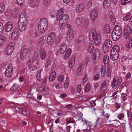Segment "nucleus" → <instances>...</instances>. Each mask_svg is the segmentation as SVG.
<instances>
[{
	"mask_svg": "<svg viewBox=\"0 0 132 132\" xmlns=\"http://www.w3.org/2000/svg\"><path fill=\"white\" fill-rule=\"evenodd\" d=\"M126 46L128 50H129L131 48L132 46V37L131 38L130 41L127 43Z\"/></svg>",
	"mask_w": 132,
	"mask_h": 132,
	"instance_id": "nucleus-43",
	"label": "nucleus"
},
{
	"mask_svg": "<svg viewBox=\"0 0 132 132\" xmlns=\"http://www.w3.org/2000/svg\"><path fill=\"white\" fill-rule=\"evenodd\" d=\"M5 7L2 4H0V14L2 13L4 10Z\"/></svg>",
	"mask_w": 132,
	"mask_h": 132,
	"instance_id": "nucleus-55",
	"label": "nucleus"
},
{
	"mask_svg": "<svg viewBox=\"0 0 132 132\" xmlns=\"http://www.w3.org/2000/svg\"><path fill=\"white\" fill-rule=\"evenodd\" d=\"M64 13V9L61 8L59 9L58 11V13L56 16V19L57 21H60L61 18Z\"/></svg>",
	"mask_w": 132,
	"mask_h": 132,
	"instance_id": "nucleus-24",
	"label": "nucleus"
},
{
	"mask_svg": "<svg viewBox=\"0 0 132 132\" xmlns=\"http://www.w3.org/2000/svg\"><path fill=\"white\" fill-rule=\"evenodd\" d=\"M50 64V58H48L46 61V63L45 65V67L46 68L48 67Z\"/></svg>",
	"mask_w": 132,
	"mask_h": 132,
	"instance_id": "nucleus-59",
	"label": "nucleus"
},
{
	"mask_svg": "<svg viewBox=\"0 0 132 132\" xmlns=\"http://www.w3.org/2000/svg\"><path fill=\"white\" fill-rule=\"evenodd\" d=\"M128 96L126 93H122L121 94V98L122 101H125L128 98Z\"/></svg>",
	"mask_w": 132,
	"mask_h": 132,
	"instance_id": "nucleus-42",
	"label": "nucleus"
},
{
	"mask_svg": "<svg viewBox=\"0 0 132 132\" xmlns=\"http://www.w3.org/2000/svg\"><path fill=\"white\" fill-rule=\"evenodd\" d=\"M108 65V66L107 70H106V73H107V76L108 77H110L111 75V67L110 66V65Z\"/></svg>",
	"mask_w": 132,
	"mask_h": 132,
	"instance_id": "nucleus-41",
	"label": "nucleus"
},
{
	"mask_svg": "<svg viewBox=\"0 0 132 132\" xmlns=\"http://www.w3.org/2000/svg\"><path fill=\"white\" fill-rule=\"evenodd\" d=\"M89 39L90 41L94 40V43L96 46L100 45L101 38L100 35L97 34L96 31L93 29L91 30L89 35Z\"/></svg>",
	"mask_w": 132,
	"mask_h": 132,
	"instance_id": "nucleus-1",
	"label": "nucleus"
},
{
	"mask_svg": "<svg viewBox=\"0 0 132 132\" xmlns=\"http://www.w3.org/2000/svg\"><path fill=\"white\" fill-rule=\"evenodd\" d=\"M42 70V69H40V70L38 71L37 74L36 78L38 80L39 82H40L41 80L40 79L41 77V72Z\"/></svg>",
	"mask_w": 132,
	"mask_h": 132,
	"instance_id": "nucleus-39",
	"label": "nucleus"
},
{
	"mask_svg": "<svg viewBox=\"0 0 132 132\" xmlns=\"http://www.w3.org/2000/svg\"><path fill=\"white\" fill-rule=\"evenodd\" d=\"M29 4L31 7L34 8L38 5V2L37 0H29Z\"/></svg>",
	"mask_w": 132,
	"mask_h": 132,
	"instance_id": "nucleus-21",
	"label": "nucleus"
},
{
	"mask_svg": "<svg viewBox=\"0 0 132 132\" xmlns=\"http://www.w3.org/2000/svg\"><path fill=\"white\" fill-rule=\"evenodd\" d=\"M45 40L43 37H40L38 39L37 45L38 47L40 48V49L42 46L44 45Z\"/></svg>",
	"mask_w": 132,
	"mask_h": 132,
	"instance_id": "nucleus-19",
	"label": "nucleus"
},
{
	"mask_svg": "<svg viewBox=\"0 0 132 132\" xmlns=\"http://www.w3.org/2000/svg\"><path fill=\"white\" fill-rule=\"evenodd\" d=\"M108 16L110 19L113 20V21L115 20V18L114 17V14L111 11L109 12Z\"/></svg>",
	"mask_w": 132,
	"mask_h": 132,
	"instance_id": "nucleus-44",
	"label": "nucleus"
},
{
	"mask_svg": "<svg viewBox=\"0 0 132 132\" xmlns=\"http://www.w3.org/2000/svg\"><path fill=\"white\" fill-rule=\"evenodd\" d=\"M69 80L68 77H67L66 79L64 84V86L65 88H67L68 86L69 83Z\"/></svg>",
	"mask_w": 132,
	"mask_h": 132,
	"instance_id": "nucleus-60",
	"label": "nucleus"
},
{
	"mask_svg": "<svg viewBox=\"0 0 132 132\" xmlns=\"http://www.w3.org/2000/svg\"><path fill=\"white\" fill-rule=\"evenodd\" d=\"M66 121L68 123H75V121L71 117L67 118L66 119Z\"/></svg>",
	"mask_w": 132,
	"mask_h": 132,
	"instance_id": "nucleus-48",
	"label": "nucleus"
},
{
	"mask_svg": "<svg viewBox=\"0 0 132 132\" xmlns=\"http://www.w3.org/2000/svg\"><path fill=\"white\" fill-rule=\"evenodd\" d=\"M82 18L78 17L76 20V26L80 28H83V26L82 25Z\"/></svg>",
	"mask_w": 132,
	"mask_h": 132,
	"instance_id": "nucleus-23",
	"label": "nucleus"
},
{
	"mask_svg": "<svg viewBox=\"0 0 132 132\" xmlns=\"http://www.w3.org/2000/svg\"><path fill=\"white\" fill-rule=\"evenodd\" d=\"M5 14L7 16H10L12 15V13L10 10H6L5 12Z\"/></svg>",
	"mask_w": 132,
	"mask_h": 132,
	"instance_id": "nucleus-63",
	"label": "nucleus"
},
{
	"mask_svg": "<svg viewBox=\"0 0 132 132\" xmlns=\"http://www.w3.org/2000/svg\"><path fill=\"white\" fill-rule=\"evenodd\" d=\"M56 37L55 33L54 32H52L48 35L47 39V43L48 45L52 46L53 45Z\"/></svg>",
	"mask_w": 132,
	"mask_h": 132,
	"instance_id": "nucleus-2",
	"label": "nucleus"
},
{
	"mask_svg": "<svg viewBox=\"0 0 132 132\" xmlns=\"http://www.w3.org/2000/svg\"><path fill=\"white\" fill-rule=\"evenodd\" d=\"M85 91L87 92L90 89V87L89 84H87L85 87Z\"/></svg>",
	"mask_w": 132,
	"mask_h": 132,
	"instance_id": "nucleus-61",
	"label": "nucleus"
},
{
	"mask_svg": "<svg viewBox=\"0 0 132 132\" xmlns=\"http://www.w3.org/2000/svg\"><path fill=\"white\" fill-rule=\"evenodd\" d=\"M67 50V46L64 43L62 44L61 47L59 50V52L61 54H63Z\"/></svg>",
	"mask_w": 132,
	"mask_h": 132,
	"instance_id": "nucleus-26",
	"label": "nucleus"
},
{
	"mask_svg": "<svg viewBox=\"0 0 132 132\" xmlns=\"http://www.w3.org/2000/svg\"><path fill=\"white\" fill-rule=\"evenodd\" d=\"M31 52L30 50L28 48H24L22 50L20 53L21 58L24 59L26 58L29 56V54Z\"/></svg>",
	"mask_w": 132,
	"mask_h": 132,
	"instance_id": "nucleus-4",
	"label": "nucleus"
},
{
	"mask_svg": "<svg viewBox=\"0 0 132 132\" xmlns=\"http://www.w3.org/2000/svg\"><path fill=\"white\" fill-rule=\"evenodd\" d=\"M56 75V72L54 71H52L50 75L49 78V80L50 81H52L54 80Z\"/></svg>",
	"mask_w": 132,
	"mask_h": 132,
	"instance_id": "nucleus-30",
	"label": "nucleus"
},
{
	"mask_svg": "<svg viewBox=\"0 0 132 132\" xmlns=\"http://www.w3.org/2000/svg\"><path fill=\"white\" fill-rule=\"evenodd\" d=\"M39 56V52L36 51H35L34 52V54L33 56V59H36L38 58Z\"/></svg>",
	"mask_w": 132,
	"mask_h": 132,
	"instance_id": "nucleus-51",
	"label": "nucleus"
},
{
	"mask_svg": "<svg viewBox=\"0 0 132 132\" xmlns=\"http://www.w3.org/2000/svg\"><path fill=\"white\" fill-rule=\"evenodd\" d=\"M27 17L26 13L25 12H23L21 14L19 19V22H23L27 21Z\"/></svg>",
	"mask_w": 132,
	"mask_h": 132,
	"instance_id": "nucleus-18",
	"label": "nucleus"
},
{
	"mask_svg": "<svg viewBox=\"0 0 132 132\" xmlns=\"http://www.w3.org/2000/svg\"><path fill=\"white\" fill-rule=\"evenodd\" d=\"M85 7L84 4H81L78 5L76 9V11L77 13H79L82 11Z\"/></svg>",
	"mask_w": 132,
	"mask_h": 132,
	"instance_id": "nucleus-16",
	"label": "nucleus"
},
{
	"mask_svg": "<svg viewBox=\"0 0 132 132\" xmlns=\"http://www.w3.org/2000/svg\"><path fill=\"white\" fill-rule=\"evenodd\" d=\"M59 21V27L60 30H63L64 29L65 27V26L66 23L64 22H63L61 21Z\"/></svg>",
	"mask_w": 132,
	"mask_h": 132,
	"instance_id": "nucleus-36",
	"label": "nucleus"
},
{
	"mask_svg": "<svg viewBox=\"0 0 132 132\" xmlns=\"http://www.w3.org/2000/svg\"><path fill=\"white\" fill-rule=\"evenodd\" d=\"M27 21H24L21 22H19V28L21 31H23L26 29L27 27Z\"/></svg>",
	"mask_w": 132,
	"mask_h": 132,
	"instance_id": "nucleus-13",
	"label": "nucleus"
},
{
	"mask_svg": "<svg viewBox=\"0 0 132 132\" xmlns=\"http://www.w3.org/2000/svg\"><path fill=\"white\" fill-rule=\"evenodd\" d=\"M54 86L57 89H59L61 87V86L60 84H55L54 85Z\"/></svg>",
	"mask_w": 132,
	"mask_h": 132,
	"instance_id": "nucleus-64",
	"label": "nucleus"
},
{
	"mask_svg": "<svg viewBox=\"0 0 132 132\" xmlns=\"http://www.w3.org/2000/svg\"><path fill=\"white\" fill-rule=\"evenodd\" d=\"M131 1V0H122L121 2V5H123L128 3Z\"/></svg>",
	"mask_w": 132,
	"mask_h": 132,
	"instance_id": "nucleus-53",
	"label": "nucleus"
},
{
	"mask_svg": "<svg viewBox=\"0 0 132 132\" xmlns=\"http://www.w3.org/2000/svg\"><path fill=\"white\" fill-rule=\"evenodd\" d=\"M100 51L98 49H96L95 50L92 59L94 62L96 63L98 62L100 57Z\"/></svg>",
	"mask_w": 132,
	"mask_h": 132,
	"instance_id": "nucleus-5",
	"label": "nucleus"
},
{
	"mask_svg": "<svg viewBox=\"0 0 132 132\" xmlns=\"http://www.w3.org/2000/svg\"><path fill=\"white\" fill-rule=\"evenodd\" d=\"M112 45L111 40L110 39H108L105 41L104 49H105L107 51H108L111 48Z\"/></svg>",
	"mask_w": 132,
	"mask_h": 132,
	"instance_id": "nucleus-10",
	"label": "nucleus"
},
{
	"mask_svg": "<svg viewBox=\"0 0 132 132\" xmlns=\"http://www.w3.org/2000/svg\"><path fill=\"white\" fill-rule=\"evenodd\" d=\"M38 24L43 26H45V27H47L48 24L47 20L46 18H42L40 20Z\"/></svg>",
	"mask_w": 132,
	"mask_h": 132,
	"instance_id": "nucleus-25",
	"label": "nucleus"
},
{
	"mask_svg": "<svg viewBox=\"0 0 132 132\" xmlns=\"http://www.w3.org/2000/svg\"><path fill=\"white\" fill-rule=\"evenodd\" d=\"M14 47L13 46H9L5 49V53L6 54L10 55L12 53Z\"/></svg>",
	"mask_w": 132,
	"mask_h": 132,
	"instance_id": "nucleus-22",
	"label": "nucleus"
},
{
	"mask_svg": "<svg viewBox=\"0 0 132 132\" xmlns=\"http://www.w3.org/2000/svg\"><path fill=\"white\" fill-rule=\"evenodd\" d=\"M109 62V56L108 55L105 56L103 58V62L104 64H107Z\"/></svg>",
	"mask_w": 132,
	"mask_h": 132,
	"instance_id": "nucleus-45",
	"label": "nucleus"
},
{
	"mask_svg": "<svg viewBox=\"0 0 132 132\" xmlns=\"http://www.w3.org/2000/svg\"><path fill=\"white\" fill-rule=\"evenodd\" d=\"M38 30L39 31V32L41 33L44 32L47 28V27H45V26H43L39 24H38Z\"/></svg>",
	"mask_w": 132,
	"mask_h": 132,
	"instance_id": "nucleus-32",
	"label": "nucleus"
},
{
	"mask_svg": "<svg viewBox=\"0 0 132 132\" xmlns=\"http://www.w3.org/2000/svg\"><path fill=\"white\" fill-rule=\"evenodd\" d=\"M13 68V67L10 64L7 67L5 72V75L6 77H10L12 76Z\"/></svg>",
	"mask_w": 132,
	"mask_h": 132,
	"instance_id": "nucleus-6",
	"label": "nucleus"
},
{
	"mask_svg": "<svg viewBox=\"0 0 132 132\" xmlns=\"http://www.w3.org/2000/svg\"><path fill=\"white\" fill-rule=\"evenodd\" d=\"M112 0H104L103 3V8L107 10L109 8ZM114 3L115 2H116V1L113 0Z\"/></svg>",
	"mask_w": 132,
	"mask_h": 132,
	"instance_id": "nucleus-9",
	"label": "nucleus"
},
{
	"mask_svg": "<svg viewBox=\"0 0 132 132\" xmlns=\"http://www.w3.org/2000/svg\"><path fill=\"white\" fill-rule=\"evenodd\" d=\"M101 76H103L105 73V68L104 67H102L101 68Z\"/></svg>",
	"mask_w": 132,
	"mask_h": 132,
	"instance_id": "nucleus-52",
	"label": "nucleus"
},
{
	"mask_svg": "<svg viewBox=\"0 0 132 132\" xmlns=\"http://www.w3.org/2000/svg\"><path fill=\"white\" fill-rule=\"evenodd\" d=\"M122 82V79L120 78H115L111 84L112 88L114 89L117 88Z\"/></svg>",
	"mask_w": 132,
	"mask_h": 132,
	"instance_id": "nucleus-3",
	"label": "nucleus"
},
{
	"mask_svg": "<svg viewBox=\"0 0 132 132\" xmlns=\"http://www.w3.org/2000/svg\"><path fill=\"white\" fill-rule=\"evenodd\" d=\"M119 53L117 52V53L114 52H111V58L113 60V61H114L117 60L119 55Z\"/></svg>",
	"mask_w": 132,
	"mask_h": 132,
	"instance_id": "nucleus-20",
	"label": "nucleus"
},
{
	"mask_svg": "<svg viewBox=\"0 0 132 132\" xmlns=\"http://www.w3.org/2000/svg\"><path fill=\"white\" fill-rule=\"evenodd\" d=\"M82 25L83 26V28H87L88 24L89 21L87 18L82 19Z\"/></svg>",
	"mask_w": 132,
	"mask_h": 132,
	"instance_id": "nucleus-29",
	"label": "nucleus"
},
{
	"mask_svg": "<svg viewBox=\"0 0 132 132\" xmlns=\"http://www.w3.org/2000/svg\"><path fill=\"white\" fill-rule=\"evenodd\" d=\"M74 35V32L72 29H70L68 31L66 37V39L68 41L72 40Z\"/></svg>",
	"mask_w": 132,
	"mask_h": 132,
	"instance_id": "nucleus-8",
	"label": "nucleus"
},
{
	"mask_svg": "<svg viewBox=\"0 0 132 132\" xmlns=\"http://www.w3.org/2000/svg\"><path fill=\"white\" fill-rule=\"evenodd\" d=\"M37 66L35 65L29 67V70L30 71H34L36 69H37Z\"/></svg>",
	"mask_w": 132,
	"mask_h": 132,
	"instance_id": "nucleus-57",
	"label": "nucleus"
},
{
	"mask_svg": "<svg viewBox=\"0 0 132 132\" xmlns=\"http://www.w3.org/2000/svg\"><path fill=\"white\" fill-rule=\"evenodd\" d=\"M71 50L70 48L67 51L65 55L64 59L65 60L67 59H68L69 56H70V55L71 53Z\"/></svg>",
	"mask_w": 132,
	"mask_h": 132,
	"instance_id": "nucleus-35",
	"label": "nucleus"
},
{
	"mask_svg": "<svg viewBox=\"0 0 132 132\" xmlns=\"http://www.w3.org/2000/svg\"><path fill=\"white\" fill-rule=\"evenodd\" d=\"M121 34H117L116 33H114L112 32V38L114 41H117L120 38Z\"/></svg>",
	"mask_w": 132,
	"mask_h": 132,
	"instance_id": "nucleus-28",
	"label": "nucleus"
},
{
	"mask_svg": "<svg viewBox=\"0 0 132 132\" xmlns=\"http://www.w3.org/2000/svg\"><path fill=\"white\" fill-rule=\"evenodd\" d=\"M97 11L94 9H92L90 11V16L92 20L94 21L97 18Z\"/></svg>",
	"mask_w": 132,
	"mask_h": 132,
	"instance_id": "nucleus-7",
	"label": "nucleus"
},
{
	"mask_svg": "<svg viewBox=\"0 0 132 132\" xmlns=\"http://www.w3.org/2000/svg\"><path fill=\"white\" fill-rule=\"evenodd\" d=\"M3 30V26L2 23L0 22V35L2 33Z\"/></svg>",
	"mask_w": 132,
	"mask_h": 132,
	"instance_id": "nucleus-62",
	"label": "nucleus"
},
{
	"mask_svg": "<svg viewBox=\"0 0 132 132\" xmlns=\"http://www.w3.org/2000/svg\"><path fill=\"white\" fill-rule=\"evenodd\" d=\"M24 0H17L16 3L20 6L22 7L24 3Z\"/></svg>",
	"mask_w": 132,
	"mask_h": 132,
	"instance_id": "nucleus-50",
	"label": "nucleus"
},
{
	"mask_svg": "<svg viewBox=\"0 0 132 132\" xmlns=\"http://www.w3.org/2000/svg\"><path fill=\"white\" fill-rule=\"evenodd\" d=\"M85 39V37L83 36H80L76 42V43L78 44L82 42Z\"/></svg>",
	"mask_w": 132,
	"mask_h": 132,
	"instance_id": "nucleus-33",
	"label": "nucleus"
},
{
	"mask_svg": "<svg viewBox=\"0 0 132 132\" xmlns=\"http://www.w3.org/2000/svg\"><path fill=\"white\" fill-rule=\"evenodd\" d=\"M93 45L91 43H89L87 47V51L88 52L90 53H91L93 51Z\"/></svg>",
	"mask_w": 132,
	"mask_h": 132,
	"instance_id": "nucleus-31",
	"label": "nucleus"
},
{
	"mask_svg": "<svg viewBox=\"0 0 132 132\" xmlns=\"http://www.w3.org/2000/svg\"><path fill=\"white\" fill-rule=\"evenodd\" d=\"M18 88V85L16 84H14L11 87L10 89L11 90L13 91L17 90Z\"/></svg>",
	"mask_w": 132,
	"mask_h": 132,
	"instance_id": "nucleus-47",
	"label": "nucleus"
},
{
	"mask_svg": "<svg viewBox=\"0 0 132 132\" xmlns=\"http://www.w3.org/2000/svg\"><path fill=\"white\" fill-rule=\"evenodd\" d=\"M122 32V29H120V28L119 27L117 26H116L114 28L113 32L115 33H116L117 34H121V33Z\"/></svg>",
	"mask_w": 132,
	"mask_h": 132,
	"instance_id": "nucleus-27",
	"label": "nucleus"
},
{
	"mask_svg": "<svg viewBox=\"0 0 132 132\" xmlns=\"http://www.w3.org/2000/svg\"><path fill=\"white\" fill-rule=\"evenodd\" d=\"M59 81L62 82L64 81V75H61L59 76L58 78Z\"/></svg>",
	"mask_w": 132,
	"mask_h": 132,
	"instance_id": "nucleus-54",
	"label": "nucleus"
},
{
	"mask_svg": "<svg viewBox=\"0 0 132 132\" xmlns=\"http://www.w3.org/2000/svg\"><path fill=\"white\" fill-rule=\"evenodd\" d=\"M6 41L5 37L4 36L0 37V45H3Z\"/></svg>",
	"mask_w": 132,
	"mask_h": 132,
	"instance_id": "nucleus-49",
	"label": "nucleus"
},
{
	"mask_svg": "<svg viewBox=\"0 0 132 132\" xmlns=\"http://www.w3.org/2000/svg\"><path fill=\"white\" fill-rule=\"evenodd\" d=\"M5 31L8 32L10 31L13 28V25L12 23L10 22H8L6 24Z\"/></svg>",
	"mask_w": 132,
	"mask_h": 132,
	"instance_id": "nucleus-14",
	"label": "nucleus"
},
{
	"mask_svg": "<svg viewBox=\"0 0 132 132\" xmlns=\"http://www.w3.org/2000/svg\"><path fill=\"white\" fill-rule=\"evenodd\" d=\"M69 20V17L68 15L67 14H64L62 16V17L61 18L60 21L63 22H64V21H68Z\"/></svg>",
	"mask_w": 132,
	"mask_h": 132,
	"instance_id": "nucleus-34",
	"label": "nucleus"
},
{
	"mask_svg": "<svg viewBox=\"0 0 132 132\" xmlns=\"http://www.w3.org/2000/svg\"><path fill=\"white\" fill-rule=\"evenodd\" d=\"M109 82L107 81L103 82L101 86L100 90L101 92H103L107 89L109 87Z\"/></svg>",
	"mask_w": 132,
	"mask_h": 132,
	"instance_id": "nucleus-15",
	"label": "nucleus"
},
{
	"mask_svg": "<svg viewBox=\"0 0 132 132\" xmlns=\"http://www.w3.org/2000/svg\"><path fill=\"white\" fill-rule=\"evenodd\" d=\"M51 0H43V4L44 6L47 7L51 3Z\"/></svg>",
	"mask_w": 132,
	"mask_h": 132,
	"instance_id": "nucleus-38",
	"label": "nucleus"
},
{
	"mask_svg": "<svg viewBox=\"0 0 132 132\" xmlns=\"http://www.w3.org/2000/svg\"><path fill=\"white\" fill-rule=\"evenodd\" d=\"M19 36V30L18 28L14 29L12 33V38L13 40H15L17 39Z\"/></svg>",
	"mask_w": 132,
	"mask_h": 132,
	"instance_id": "nucleus-11",
	"label": "nucleus"
},
{
	"mask_svg": "<svg viewBox=\"0 0 132 132\" xmlns=\"http://www.w3.org/2000/svg\"><path fill=\"white\" fill-rule=\"evenodd\" d=\"M75 63V59L74 57L71 58L69 61V67L72 68L74 66Z\"/></svg>",
	"mask_w": 132,
	"mask_h": 132,
	"instance_id": "nucleus-40",
	"label": "nucleus"
},
{
	"mask_svg": "<svg viewBox=\"0 0 132 132\" xmlns=\"http://www.w3.org/2000/svg\"><path fill=\"white\" fill-rule=\"evenodd\" d=\"M110 31V27L108 25H106L104 28V31L107 34L109 33Z\"/></svg>",
	"mask_w": 132,
	"mask_h": 132,
	"instance_id": "nucleus-46",
	"label": "nucleus"
},
{
	"mask_svg": "<svg viewBox=\"0 0 132 132\" xmlns=\"http://www.w3.org/2000/svg\"><path fill=\"white\" fill-rule=\"evenodd\" d=\"M124 117V114L123 113H121L118 115L117 117L119 119L122 120L123 119Z\"/></svg>",
	"mask_w": 132,
	"mask_h": 132,
	"instance_id": "nucleus-56",
	"label": "nucleus"
},
{
	"mask_svg": "<svg viewBox=\"0 0 132 132\" xmlns=\"http://www.w3.org/2000/svg\"><path fill=\"white\" fill-rule=\"evenodd\" d=\"M128 119L130 120H131V121L130 123L131 124L132 122V113L131 112L127 113Z\"/></svg>",
	"mask_w": 132,
	"mask_h": 132,
	"instance_id": "nucleus-58",
	"label": "nucleus"
},
{
	"mask_svg": "<svg viewBox=\"0 0 132 132\" xmlns=\"http://www.w3.org/2000/svg\"><path fill=\"white\" fill-rule=\"evenodd\" d=\"M36 50L39 51L40 54V57L42 60H44L46 57V52L44 49L43 48H41V49L39 50L38 48H36Z\"/></svg>",
	"mask_w": 132,
	"mask_h": 132,
	"instance_id": "nucleus-17",
	"label": "nucleus"
},
{
	"mask_svg": "<svg viewBox=\"0 0 132 132\" xmlns=\"http://www.w3.org/2000/svg\"><path fill=\"white\" fill-rule=\"evenodd\" d=\"M132 33V29L129 26H126L124 27V35L127 38Z\"/></svg>",
	"mask_w": 132,
	"mask_h": 132,
	"instance_id": "nucleus-12",
	"label": "nucleus"
},
{
	"mask_svg": "<svg viewBox=\"0 0 132 132\" xmlns=\"http://www.w3.org/2000/svg\"><path fill=\"white\" fill-rule=\"evenodd\" d=\"M120 48L119 46L118 45H115L111 51V52H113L115 53L118 52L119 53Z\"/></svg>",
	"mask_w": 132,
	"mask_h": 132,
	"instance_id": "nucleus-37",
	"label": "nucleus"
}]
</instances>
